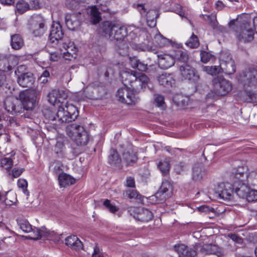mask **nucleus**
<instances>
[{
  "label": "nucleus",
  "mask_w": 257,
  "mask_h": 257,
  "mask_svg": "<svg viewBox=\"0 0 257 257\" xmlns=\"http://www.w3.org/2000/svg\"><path fill=\"white\" fill-rule=\"evenodd\" d=\"M67 92L60 89H54L48 95V101L52 105L58 108L57 112L58 121L67 123L75 120L78 115L77 108L73 104L68 103Z\"/></svg>",
  "instance_id": "obj_1"
},
{
  "label": "nucleus",
  "mask_w": 257,
  "mask_h": 257,
  "mask_svg": "<svg viewBox=\"0 0 257 257\" xmlns=\"http://www.w3.org/2000/svg\"><path fill=\"white\" fill-rule=\"evenodd\" d=\"M39 92L35 89H26L20 92V102L18 99L7 97L4 101L5 109L10 113L17 115L22 112L24 109L32 110L36 104V98Z\"/></svg>",
  "instance_id": "obj_2"
},
{
  "label": "nucleus",
  "mask_w": 257,
  "mask_h": 257,
  "mask_svg": "<svg viewBox=\"0 0 257 257\" xmlns=\"http://www.w3.org/2000/svg\"><path fill=\"white\" fill-rule=\"evenodd\" d=\"M120 76L125 86L130 85L133 90L138 91L146 88L150 82L149 77L146 74L134 71H122Z\"/></svg>",
  "instance_id": "obj_3"
},
{
  "label": "nucleus",
  "mask_w": 257,
  "mask_h": 257,
  "mask_svg": "<svg viewBox=\"0 0 257 257\" xmlns=\"http://www.w3.org/2000/svg\"><path fill=\"white\" fill-rule=\"evenodd\" d=\"M66 134L77 146H84L89 140V135L84 127L77 123H71L65 127Z\"/></svg>",
  "instance_id": "obj_4"
},
{
  "label": "nucleus",
  "mask_w": 257,
  "mask_h": 257,
  "mask_svg": "<svg viewBox=\"0 0 257 257\" xmlns=\"http://www.w3.org/2000/svg\"><path fill=\"white\" fill-rule=\"evenodd\" d=\"M235 21L231 20L228 24L229 28L235 33L239 41L246 43L252 41L253 39V31L246 24L235 25Z\"/></svg>",
  "instance_id": "obj_5"
},
{
  "label": "nucleus",
  "mask_w": 257,
  "mask_h": 257,
  "mask_svg": "<svg viewBox=\"0 0 257 257\" xmlns=\"http://www.w3.org/2000/svg\"><path fill=\"white\" fill-rule=\"evenodd\" d=\"M21 229L24 232L30 233L29 237L33 239H39L42 237H47L50 232L45 227L32 228L31 225L27 221H23L20 224Z\"/></svg>",
  "instance_id": "obj_6"
},
{
  "label": "nucleus",
  "mask_w": 257,
  "mask_h": 257,
  "mask_svg": "<svg viewBox=\"0 0 257 257\" xmlns=\"http://www.w3.org/2000/svg\"><path fill=\"white\" fill-rule=\"evenodd\" d=\"M28 29L35 37H40L46 30L45 20L39 15L33 17L29 22Z\"/></svg>",
  "instance_id": "obj_7"
},
{
  "label": "nucleus",
  "mask_w": 257,
  "mask_h": 257,
  "mask_svg": "<svg viewBox=\"0 0 257 257\" xmlns=\"http://www.w3.org/2000/svg\"><path fill=\"white\" fill-rule=\"evenodd\" d=\"M116 97L120 102L129 105H134L139 100V98L136 96L133 90L127 87L119 89Z\"/></svg>",
  "instance_id": "obj_8"
},
{
  "label": "nucleus",
  "mask_w": 257,
  "mask_h": 257,
  "mask_svg": "<svg viewBox=\"0 0 257 257\" xmlns=\"http://www.w3.org/2000/svg\"><path fill=\"white\" fill-rule=\"evenodd\" d=\"M61 45L58 46L62 57L67 60H71L75 58L77 52V49L74 43L68 39H64V42H60Z\"/></svg>",
  "instance_id": "obj_9"
},
{
  "label": "nucleus",
  "mask_w": 257,
  "mask_h": 257,
  "mask_svg": "<svg viewBox=\"0 0 257 257\" xmlns=\"http://www.w3.org/2000/svg\"><path fill=\"white\" fill-rule=\"evenodd\" d=\"M213 91L218 96H223L227 94L232 89L231 83L224 78H215L213 81Z\"/></svg>",
  "instance_id": "obj_10"
},
{
  "label": "nucleus",
  "mask_w": 257,
  "mask_h": 257,
  "mask_svg": "<svg viewBox=\"0 0 257 257\" xmlns=\"http://www.w3.org/2000/svg\"><path fill=\"white\" fill-rule=\"evenodd\" d=\"M25 65H20L15 71V73L18 76V83L23 87L30 86L34 82V78L32 73L30 72H23L25 70Z\"/></svg>",
  "instance_id": "obj_11"
},
{
  "label": "nucleus",
  "mask_w": 257,
  "mask_h": 257,
  "mask_svg": "<svg viewBox=\"0 0 257 257\" xmlns=\"http://www.w3.org/2000/svg\"><path fill=\"white\" fill-rule=\"evenodd\" d=\"M194 248L197 252L202 254H214L218 257H222L224 255L223 249L215 244H207L201 245L200 243L195 244Z\"/></svg>",
  "instance_id": "obj_12"
},
{
  "label": "nucleus",
  "mask_w": 257,
  "mask_h": 257,
  "mask_svg": "<svg viewBox=\"0 0 257 257\" xmlns=\"http://www.w3.org/2000/svg\"><path fill=\"white\" fill-rule=\"evenodd\" d=\"M233 186L228 182H221L215 188V193L219 197L224 200H230L233 197Z\"/></svg>",
  "instance_id": "obj_13"
},
{
  "label": "nucleus",
  "mask_w": 257,
  "mask_h": 257,
  "mask_svg": "<svg viewBox=\"0 0 257 257\" xmlns=\"http://www.w3.org/2000/svg\"><path fill=\"white\" fill-rule=\"evenodd\" d=\"M220 68L221 70L228 75H231L235 71V66L234 61L230 54L227 53H222L220 56Z\"/></svg>",
  "instance_id": "obj_14"
},
{
  "label": "nucleus",
  "mask_w": 257,
  "mask_h": 257,
  "mask_svg": "<svg viewBox=\"0 0 257 257\" xmlns=\"http://www.w3.org/2000/svg\"><path fill=\"white\" fill-rule=\"evenodd\" d=\"M63 34L61 25L58 23L53 24L49 36L50 42L54 45H58L59 46L61 45L60 42H64V40L62 39Z\"/></svg>",
  "instance_id": "obj_15"
},
{
  "label": "nucleus",
  "mask_w": 257,
  "mask_h": 257,
  "mask_svg": "<svg viewBox=\"0 0 257 257\" xmlns=\"http://www.w3.org/2000/svg\"><path fill=\"white\" fill-rule=\"evenodd\" d=\"M180 70L182 76L185 79L196 82L199 78L195 69L186 63L180 66Z\"/></svg>",
  "instance_id": "obj_16"
},
{
  "label": "nucleus",
  "mask_w": 257,
  "mask_h": 257,
  "mask_svg": "<svg viewBox=\"0 0 257 257\" xmlns=\"http://www.w3.org/2000/svg\"><path fill=\"white\" fill-rule=\"evenodd\" d=\"M116 25L117 23L113 21H106L102 22L100 29L103 36L110 40Z\"/></svg>",
  "instance_id": "obj_17"
},
{
  "label": "nucleus",
  "mask_w": 257,
  "mask_h": 257,
  "mask_svg": "<svg viewBox=\"0 0 257 257\" xmlns=\"http://www.w3.org/2000/svg\"><path fill=\"white\" fill-rule=\"evenodd\" d=\"M241 80L245 85H257V70H248L243 72L241 76Z\"/></svg>",
  "instance_id": "obj_18"
},
{
  "label": "nucleus",
  "mask_w": 257,
  "mask_h": 257,
  "mask_svg": "<svg viewBox=\"0 0 257 257\" xmlns=\"http://www.w3.org/2000/svg\"><path fill=\"white\" fill-rule=\"evenodd\" d=\"M246 182H249V180L246 181H234L233 182V187L235 192L241 198H244L246 196L247 193L248 192L250 188L248 187Z\"/></svg>",
  "instance_id": "obj_19"
},
{
  "label": "nucleus",
  "mask_w": 257,
  "mask_h": 257,
  "mask_svg": "<svg viewBox=\"0 0 257 257\" xmlns=\"http://www.w3.org/2000/svg\"><path fill=\"white\" fill-rule=\"evenodd\" d=\"M174 249L180 257H195L197 255V250L195 248H189L184 244L175 245Z\"/></svg>",
  "instance_id": "obj_20"
},
{
  "label": "nucleus",
  "mask_w": 257,
  "mask_h": 257,
  "mask_svg": "<svg viewBox=\"0 0 257 257\" xmlns=\"http://www.w3.org/2000/svg\"><path fill=\"white\" fill-rule=\"evenodd\" d=\"M158 64L162 69H168L175 64L174 57L170 55L163 54L158 55Z\"/></svg>",
  "instance_id": "obj_21"
},
{
  "label": "nucleus",
  "mask_w": 257,
  "mask_h": 257,
  "mask_svg": "<svg viewBox=\"0 0 257 257\" xmlns=\"http://www.w3.org/2000/svg\"><path fill=\"white\" fill-rule=\"evenodd\" d=\"M159 84L166 87H172L175 83L174 76L170 73H164L158 76Z\"/></svg>",
  "instance_id": "obj_22"
},
{
  "label": "nucleus",
  "mask_w": 257,
  "mask_h": 257,
  "mask_svg": "<svg viewBox=\"0 0 257 257\" xmlns=\"http://www.w3.org/2000/svg\"><path fill=\"white\" fill-rule=\"evenodd\" d=\"M65 244L72 249L79 251L83 249V244L76 235H70L65 238Z\"/></svg>",
  "instance_id": "obj_23"
},
{
  "label": "nucleus",
  "mask_w": 257,
  "mask_h": 257,
  "mask_svg": "<svg viewBox=\"0 0 257 257\" xmlns=\"http://www.w3.org/2000/svg\"><path fill=\"white\" fill-rule=\"evenodd\" d=\"M205 174L206 172L203 165L201 163L196 164L192 169V178L194 181H200Z\"/></svg>",
  "instance_id": "obj_24"
},
{
  "label": "nucleus",
  "mask_w": 257,
  "mask_h": 257,
  "mask_svg": "<svg viewBox=\"0 0 257 257\" xmlns=\"http://www.w3.org/2000/svg\"><path fill=\"white\" fill-rule=\"evenodd\" d=\"M205 20L208 21L209 25L216 32H224L226 31L225 28L219 24L216 15H202Z\"/></svg>",
  "instance_id": "obj_25"
},
{
  "label": "nucleus",
  "mask_w": 257,
  "mask_h": 257,
  "mask_svg": "<svg viewBox=\"0 0 257 257\" xmlns=\"http://www.w3.org/2000/svg\"><path fill=\"white\" fill-rule=\"evenodd\" d=\"M65 23L67 28L72 31L76 30L80 25V22L75 14H67L65 16Z\"/></svg>",
  "instance_id": "obj_26"
},
{
  "label": "nucleus",
  "mask_w": 257,
  "mask_h": 257,
  "mask_svg": "<svg viewBox=\"0 0 257 257\" xmlns=\"http://www.w3.org/2000/svg\"><path fill=\"white\" fill-rule=\"evenodd\" d=\"M232 176L234 177V181H246L249 179L247 173L246 167H238L232 172Z\"/></svg>",
  "instance_id": "obj_27"
},
{
  "label": "nucleus",
  "mask_w": 257,
  "mask_h": 257,
  "mask_svg": "<svg viewBox=\"0 0 257 257\" xmlns=\"http://www.w3.org/2000/svg\"><path fill=\"white\" fill-rule=\"evenodd\" d=\"M127 29L125 27L117 24L110 40H122L127 35Z\"/></svg>",
  "instance_id": "obj_28"
},
{
  "label": "nucleus",
  "mask_w": 257,
  "mask_h": 257,
  "mask_svg": "<svg viewBox=\"0 0 257 257\" xmlns=\"http://www.w3.org/2000/svg\"><path fill=\"white\" fill-rule=\"evenodd\" d=\"M88 12L90 22L94 25L99 23L101 20V14L98 8L94 6L90 7Z\"/></svg>",
  "instance_id": "obj_29"
},
{
  "label": "nucleus",
  "mask_w": 257,
  "mask_h": 257,
  "mask_svg": "<svg viewBox=\"0 0 257 257\" xmlns=\"http://www.w3.org/2000/svg\"><path fill=\"white\" fill-rule=\"evenodd\" d=\"M59 185L62 187H65L69 185H72L75 183V179L69 175L61 173L58 176Z\"/></svg>",
  "instance_id": "obj_30"
},
{
  "label": "nucleus",
  "mask_w": 257,
  "mask_h": 257,
  "mask_svg": "<svg viewBox=\"0 0 257 257\" xmlns=\"http://www.w3.org/2000/svg\"><path fill=\"white\" fill-rule=\"evenodd\" d=\"M153 213L148 209L141 208L137 215V220L142 222H148L152 219Z\"/></svg>",
  "instance_id": "obj_31"
},
{
  "label": "nucleus",
  "mask_w": 257,
  "mask_h": 257,
  "mask_svg": "<svg viewBox=\"0 0 257 257\" xmlns=\"http://www.w3.org/2000/svg\"><path fill=\"white\" fill-rule=\"evenodd\" d=\"M159 16L157 10H150L146 14V19L148 25L150 27H154L156 25L157 18Z\"/></svg>",
  "instance_id": "obj_32"
},
{
  "label": "nucleus",
  "mask_w": 257,
  "mask_h": 257,
  "mask_svg": "<svg viewBox=\"0 0 257 257\" xmlns=\"http://www.w3.org/2000/svg\"><path fill=\"white\" fill-rule=\"evenodd\" d=\"M108 162L110 164L118 168L121 167V159L115 150H112L110 151V155L108 156Z\"/></svg>",
  "instance_id": "obj_33"
},
{
  "label": "nucleus",
  "mask_w": 257,
  "mask_h": 257,
  "mask_svg": "<svg viewBox=\"0 0 257 257\" xmlns=\"http://www.w3.org/2000/svg\"><path fill=\"white\" fill-rule=\"evenodd\" d=\"M11 44L13 49L19 50L24 45V41L19 34H14L11 36Z\"/></svg>",
  "instance_id": "obj_34"
},
{
  "label": "nucleus",
  "mask_w": 257,
  "mask_h": 257,
  "mask_svg": "<svg viewBox=\"0 0 257 257\" xmlns=\"http://www.w3.org/2000/svg\"><path fill=\"white\" fill-rule=\"evenodd\" d=\"M43 113L44 117L46 119L49 120H56L57 118V120H58V118L57 117V112H54L50 108H45L43 110ZM58 124H57V126L56 127V129L61 128V126H59L60 124H62L64 123H60L59 121H58Z\"/></svg>",
  "instance_id": "obj_35"
},
{
  "label": "nucleus",
  "mask_w": 257,
  "mask_h": 257,
  "mask_svg": "<svg viewBox=\"0 0 257 257\" xmlns=\"http://www.w3.org/2000/svg\"><path fill=\"white\" fill-rule=\"evenodd\" d=\"M189 97L182 94L175 95L173 97L174 103L179 107H185L188 105Z\"/></svg>",
  "instance_id": "obj_36"
},
{
  "label": "nucleus",
  "mask_w": 257,
  "mask_h": 257,
  "mask_svg": "<svg viewBox=\"0 0 257 257\" xmlns=\"http://www.w3.org/2000/svg\"><path fill=\"white\" fill-rule=\"evenodd\" d=\"M154 41V43L159 47L165 46L169 45L171 42L169 39L164 37L160 33L155 36Z\"/></svg>",
  "instance_id": "obj_37"
},
{
  "label": "nucleus",
  "mask_w": 257,
  "mask_h": 257,
  "mask_svg": "<svg viewBox=\"0 0 257 257\" xmlns=\"http://www.w3.org/2000/svg\"><path fill=\"white\" fill-rule=\"evenodd\" d=\"M154 104L162 110L165 109L166 107L164 97L159 94H154Z\"/></svg>",
  "instance_id": "obj_38"
},
{
  "label": "nucleus",
  "mask_w": 257,
  "mask_h": 257,
  "mask_svg": "<svg viewBox=\"0 0 257 257\" xmlns=\"http://www.w3.org/2000/svg\"><path fill=\"white\" fill-rule=\"evenodd\" d=\"M16 8L18 13L22 14L30 10L29 4L24 0H20L17 2Z\"/></svg>",
  "instance_id": "obj_39"
},
{
  "label": "nucleus",
  "mask_w": 257,
  "mask_h": 257,
  "mask_svg": "<svg viewBox=\"0 0 257 257\" xmlns=\"http://www.w3.org/2000/svg\"><path fill=\"white\" fill-rule=\"evenodd\" d=\"M125 195L130 199H136L139 203L143 201V197L135 190H127L125 191Z\"/></svg>",
  "instance_id": "obj_40"
},
{
  "label": "nucleus",
  "mask_w": 257,
  "mask_h": 257,
  "mask_svg": "<svg viewBox=\"0 0 257 257\" xmlns=\"http://www.w3.org/2000/svg\"><path fill=\"white\" fill-rule=\"evenodd\" d=\"M63 164L61 161H54L51 163L50 167L54 174L57 175L63 171Z\"/></svg>",
  "instance_id": "obj_41"
},
{
  "label": "nucleus",
  "mask_w": 257,
  "mask_h": 257,
  "mask_svg": "<svg viewBox=\"0 0 257 257\" xmlns=\"http://www.w3.org/2000/svg\"><path fill=\"white\" fill-rule=\"evenodd\" d=\"M17 185L20 189H21L23 193L26 196H29V192L27 189L28 182L26 180L20 178L18 180Z\"/></svg>",
  "instance_id": "obj_42"
},
{
  "label": "nucleus",
  "mask_w": 257,
  "mask_h": 257,
  "mask_svg": "<svg viewBox=\"0 0 257 257\" xmlns=\"http://www.w3.org/2000/svg\"><path fill=\"white\" fill-rule=\"evenodd\" d=\"M186 45L191 48H196L199 45V42L197 36L193 33L190 37L188 41L185 43Z\"/></svg>",
  "instance_id": "obj_43"
},
{
  "label": "nucleus",
  "mask_w": 257,
  "mask_h": 257,
  "mask_svg": "<svg viewBox=\"0 0 257 257\" xmlns=\"http://www.w3.org/2000/svg\"><path fill=\"white\" fill-rule=\"evenodd\" d=\"M25 169L23 168H14L13 170H9L8 172V176L14 179L19 177L24 171Z\"/></svg>",
  "instance_id": "obj_44"
},
{
  "label": "nucleus",
  "mask_w": 257,
  "mask_h": 257,
  "mask_svg": "<svg viewBox=\"0 0 257 257\" xmlns=\"http://www.w3.org/2000/svg\"><path fill=\"white\" fill-rule=\"evenodd\" d=\"M160 189L162 191H164V192L171 196L173 189L172 185L169 181L164 180L160 187Z\"/></svg>",
  "instance_id": "obj_45"
},
{
  "label": "nucleus",
  "mask_w": 257,
  "mask_h": 257,
  "mask_svg": "<svg viewBox=\"0 0 257 257\" xmlns=\"http://www.w3.org/2000/svg\"><path fill=\"white\" fill-rule=\"evenodd\" d=\"M156 198V201L157 203H162L166 201V200L170 197L167 193L164 192V191H162L159 189L155 195Z\"/></svg>",
  "instance_id": "obj_46"
},
{
  "label": "nucleus",
  "mask_w": 257,
  "mask_h": 257,
  "mask_svg": "<svg viewBox=\"0 0 257 257\" xmlns=\"http://www.w3.org/2000/svg\"><path fill=\"white\" fill-rule=\"evenodd\" d=\"M1 166L8 172L13 165V161L12 158L5 157L2 159L1 162Z\"/></svg>",
  "instance_id": "obj_47"
},
{
  "label": "nucleus",
  "mask_w": 257,
  "mask_h": 257,
  "mask_svg": "<svg viewBox=\"0 0 257 257\" xmlns=\"http://www.w3.org/2000/svg\"><path fill=\"white\" fill-rule=\"evenodd\" d=\"M204 71H206L208 74L213 75L219 73L220 72V65L213 66H205L203 68Z\"/></svg>",
  "instance_id": "obj_48"
},
{
  "label": "nucleus",
  "mask_w": 257,
  "mask_h": 257,
  "mask_svg": "<svg viewBox=\"0 0 257 257\" xmlns=\"http://www.w3.org/2000/svg\"><path fill=\"white\" fill-rule=\"evenodd\" d=\"M123 158L127 164H130L135 162L137 160L136 155L134 153H131L130 152L123 153Z\"/></svg>",
  "instance_id": "obj_49"
},
{
  "label": "nucleus",
  "mask_w": 257,
  "mask_h": 257,
  "mask_svg": "<svg viewBox=\"0 0 257 257\" xmlns=\"http://www.w3.org/2000/svg\"><path fill=\"white\" fill-rule=\"evenodd\" d=\"M244 199H245L248 202L256 201L257 200V191L250 188L248 192L247 193L246 196H245Z\"/></svg>",
  "instance_id": "obj_50"
},
{
  "label": "nucleus",
  "mask_w": 257,
  "mask_h": 257,
  "mask_svg": "<svg viewBox=\"0 0 257 257\" xmlns=\"http://www.w3.org/2000/svg\"><path fill=\"white\" fill-rule=\"evenodd\" d=\"M160 170L163 174L167 173L170 169L169 163L167 160L160 161L158 165Z\"/></svg>",
  "instance_id": "obj_51"
},
{
  "label": "nucleus",
  "mask_w": 257,
  "mask_h": 257,
  "mask_svg": "<svg viewBox=\"0 0 257 257\" xmlns=\"http://www.w3.org/2000/svg\"><path fill=\"white\" fill-rule=\"evenodd\" d=\"M176 56L180 61L184 63L186 62L189 59L187 52L183 51H177L176 53Z\"/></svg>",
  "instance_id": "obj_52"
},
{
  "label": "nucleus",
  "mask_w": 257,
  "mask_h": 257,
  "mask_svg": "<svg viewBox=\"0 0 257 257\" xmlns=\"http://www.w3.org/2000/svg\"><path fill=\"white\" fill-rule=\"evenodd\" d=\"M103 205L111 213H115L118 210V208L111 204L110 201L108 199L104 201Z\"/></svg>",
  "instance_id": "obj_53"
},
{
  "label": "nucleus",
  "mask_w": 257,
  "mask_h": 257,
  "mask_svg": "<svg viewBox=\"0 0 257 257\" xmlns=\"http://www.w3.org/2000/svg\"><path fill=\"white\" fill-rule=\"evenodd\" d=\"M245 96L246 97L244 98L245 101L252 102L256 100V94L252 91H247L245 93Z\"/></svg>",
  "instance_id": "obj_54"
},
{
  "label": "nucleus",
  "mask_w": 257,
  "mask_h": 257,
  "mask_svg": "<svg viewBox=\"0 0 257 257\" xmlns=\"http://www.w3.org/2000/svg\"><path fill=\"white\" fill-rule=\"evenodd\" d=\"M211 54L208 52L202 51L200 52L201 60L202 62L205 63L209 61L211 58Z\"/></svg>",
  "instance_id": "obj_55"
},
{
  "label": "nucleus",
  "mask_w": 257,
  "mask_h": 257,
  "mask_svg": "<svg viewBox=\"0 0 257 257\" xmlns=\"http://www.w3.org/2000/svg\"><path fill=\"white\" fill-rule=\"evenodd\" d=\"M141 208H138L134 206L128 207L127 211L131 215H132L137 220V215Z\"/></svg>",
  "instance_id": "obj_56"
},
{
  "label": "nucleus",
  "mask_w": 257,
  "mask_h": 257,
  "mask_svg": "<svg viewBox=\"0 0 257 257\" xmlns=\"http://www.w3.org/2000/svg\"><path fill=\"white\" fill-rule=\"evenodd\" d=\"M185 164L180 162L175 167V170L178 174H181L185 171Z\"/></svg>",
  "instance_id": "obj_57"
},
{
  "label": "nucleus",
  "mask_w": 257,
  "mask_h": 257,
  "mask_svg": "<svg viewBox=\"0 0 257 257\" xmlns=\"http://www.w3.org/2000/svg\"><path fill=\"white\" fill-rule=\"evenodd\" d=\"M64 145L61 142H57L55 147V151L56 154H63Z\"/></svg>",
  "instance_id": "obj_58"
},
{
  "label": "nucleus",
  "mask_w": 257,
  "mask_h": 257,
  "mask_svg": "<svg viewBox=\"0 0 257 257\" xmlns=\"http://www.w3.org/2000/svg\"><path fill=\"white\" fill-rule=\"evenodd\" d=\"M125 185L127 187H135V181L134 178L132 177H127Z\"/></svg>",
  "instance_id": "obj_59"
},
{
  "label": "nucleus",
  "mask_w": 257,
  "mask_h": 257,
  "mask_svg": "<svg viewBox=\"0 0 257 257\" xmlns=\"http://www.w3.org/2000/svg\"><path fill=\"white\" fill-rule=\"evenodd\" d=\"M174 11L181 17H184L185 15L184 11L183 10L182 7L179 4L175 5Z\"/></svg>",
  "instance_id": "obj_60"
},
{
  "label": "nucleus",
  "mask_w": 257,
  "mask_h": 257,
  "mask_svg": "<svg viewBox=\"0 0 257 257\" xmlns=\"http://www.w3.org/2000/svg\"><path fill=\"white\" fill-rule=\"evenodd\" d=\"M30 10H37L40 8V4L37 0L32 1L29 4Z\"/></svg>",
  "instance_id": "obj_61"
},
{
  "label": "nucleus",
  "mask_w": 257,
  "mask_h": 257,
  "mask_svg": "<svg viewBox=\"0 0 257 257\" xmlns=\"http://www.w3.org/2000/svg\"><path fill=\"white\" fill-rule=\"evenodd\" d=\"M62 55L61 53L60 54L58 53L57 52H53L51 53L50 59L52 61H58L59 59L61 58Z\"/></svg>",
  "instance_id": "obj_62"
},
{
  "label": "nucleus",
  "mask_w": 257,
  "mask_h": 257,
  "mask_svg": "<svg viewBox=\"0 0 257 257\" xmlns=\"http://www.w3.org/2000/svg\"><path fill=\"white\" fill-rule=\"evenodd\" d=\"M228 237L231 238L232 240L237 242L241 243L242 242V238L239 237L237 235L233 233H229L228 234Z\"/></svg>",
  "instance_id": "obj_63"
},
{
  "label": "nucleus",
  "mask_w": 257,
  "mask_h": 257,
  "mask_svg": "<svg viewBox=\"0 0 257 257\" xmlns=\"http://www.w3.org/2000/svg\"><path fill=\"white\" fill-rule=\"evenodd\" d=\"M92 257H103L102 253L100 252L99 248L95 246L93 248V252Z\"/></svg>",
  "instance_id": "obj_64"
}]
</instances>
